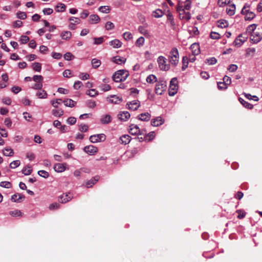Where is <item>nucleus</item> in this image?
Returning a JSON list of instances; mask_svg holds the SVG:
<instances>
[{
	"instance_id": "1",
	"label": "nucleus",
	"mask_w": 262,
	"mask_h": 262,
	"mask_svg": "<svg viewBox=\"0 0 262 262\" xmlns=\"http://www.w3.org/2000/svg\"><path fill=\"white\" fill-rule=\"evenodd\" d=\"M128 76L127 71L120 70L117 71L113 76V80L116 82H120L126 79Z\"/></svg>"
},
{
	"instance_id": "31",
	"label": "nucleus",
	"mask_w": 262,
	"mask_h": 262,
	"mask_svg": "<svg viewBox=\"0 0 262 262\" xmlns=\"http://www.w3.org/2000/svg\"><path fill=\"white\" fill-rule=\"evenodd\" d=\"M25 196L21 194H14L11 196V200L14 202H20L21 199Z\"/></svg>"
},
{
	"instance_id": "5",
	"label": "nucleus",
	"mask_w": 262,
	"mask_h": 262,
	"mask_svg": "<svg viewBox=\"0 0 262 262\" xmlns=\"http://www.w3.org/2000/svg\"><path fill=\"white\" fill-rule=\"evenodd\" d=\"M105 139L106 136L104 134L93 135L90 137V141L93 143L103 142Z\"/></svg>"
},
{
	"instance_id": "16",
	"label": "nucleus",
	"mask_w": 262,
	"mask_h": 262,
	"mask_svg": "<svg viewBox=\"0 0 262 262\" xmlns=\"http://www.w3.org/2000/svg\"><path fill=\"white\" fill-rule=\"evenodd\" d=\"M67 164L65 163H56L54 166V169L55 171L57 172H63L66 169V166Z\"/></svg>"
},
{
	"instance_id": "4",
	"label": "nucleus",
	"mask_w": 262,
	"mask_h": 262,
	"mask_svg": "<svg viewBox=\"0 0 262 262\" xmlns=\"http://www.w3.org/2000/svg\"><path fill=\"white\" fill-rule=\"evenodd\" d=\"M167 88L166 82L164 81H160L157 82L155 86V92L158 95H162Z\"/></svg>"
},
{
	"instance_id": "14",
	"label": "nucleus",
	"mask_w": 262,
	"mask_h": 262,
	"mask_svg": "<svg viewBox=\"0 0 262 262\" xmlns=\"http://www.w3.org/2000/svg\"><path fill=\"white\" fill-rule=\"evenodd\" d=\"M262 39V34L258 32H253L251 34L250 40L253 43L259 42Z\"/></svg>"
},
{
	"instance_id": "18",
	"label": "nucleus",
	"mask_w": 262,
	"mask_h": 262,
	"mask_svg": "<svg viewBox=\"0 0 262 262\" xmlns=\"http://www.w3.org/2000/svg\"><path fill=\"white\" fill-rule=\"evenodd\" d=\"M130 116V114L127 111L121 112L118 115L119 119L123 121H127Z\"/></svg>"
},
{
	"instance_id": "10",
	"label": "nucleus",
	"mask_w": 262,
	"mask_h": 262,
	"mask_svg": "<svg viewBox=\"0 0 262 262\" xmlns=\"http://www.w3.org/2000/svg\"><path fill=\"white\" fill-rule=\"evenodd\" d=\"M165 122V120L161 116H158L151 120V125L155 127L159 126L162 125Z\"/></svg>"
},
{
	"instance_id": "60",
	"label": "nucleus",
	"mask_w": 262,
	"mask_h": 262,
	"mask_svg": "<svg viewBox=\"0 0 262 262\" xmlns=\"http://www.w3.org/2000/svg\"><path fill=\"white\" fill-rule=\"evenodd\" d=\"M32 79L35 81L36 82H41L42 83V81H43V77L41 75H34L33 78H32Z\"/></svg>"
},
{
	"instance_id": "50",
	"label": "nucleus",
	"mask_w": 262,
	"mask_h": 262,
	"mask_svg": "<svg viewBox=\"0 0 262 262\" xmlns=\"http://www.w3.org/2000/svg\"><path fill=\"white\" fill-rule=\"evenodd\" d=\"M123 37L125 40H130L133 38L132 34L129 32H124L123 34Z\"/></svg>"
},
{
	"instance_id": "51",
	"label": "nucleus",
	"mask_w": 262,
	"mask_h": 262,
	"mask_svg": "<svg viewBox=\"0 0 262 262\" xmlns=\"http://www.w3.org/2000/svg\"><path fill=\"white\" fill-rule=\"evenodd\" d=\"M86 94L91 97H95L98 95V91L95 89H91L88 91Z\"/></svg>"
},
{
	"instance_id": "59",
	"label": "nucleus",
	"mask_w": 262,
	"mask_h": 262,
	"mask_svg": "<svg viewBox=\"0 0 262 262\" xmlns=\"http://www.w3.org/2000/svg\"><path fill=\"white\" fill-rule=\"evenodd\" d=\"M64 58L67 60H71L74 58V56L70 52H67L64 55Z\"/></svg>"
},
{
	"instance_id": "11",
	"label": "nucleus",
	"mask_w": 262,
	"mask_h": 262,
	"mask_svg": "<svg viewBox=\"0 0 262 262\" xmlns=\"http://www.w3.org/2000/svg\"><path fill=\"white\" fill-rule=\"evenodd\" d=\"M83 150L90 155H94L98 152V148L94 145L86 146L83 148Z\"/></svg>"
},
{
	"instance_id": "48",
	"label": "nucleus",
	"mask_w": 262,
	"mask_h": 262,
	"mask_svg": "<svg viewBox=\"0 0 262 262\" xmlns=\"http://www.w3.org/2000/svg\"><path fill=\"white\" fill-rule=\"evenodd\" d=\"M52 114L56 117H60L63 115V111L61 109L59 110H53Z\"/></svg>"
},
{
	"instance_id": "8",
	"label": "nucleus",
	"mask_w": 262,
	"mask_h": 262,
	"mask_svg": "<svg viewBox=\"0 0 262 262\" xmlns=\"http://www.w3.org/2000/svg\"><path fill=\"white\" fill-rule=\"evenodd\" d=\"M70 24L68 26L69 29L72 30L76 29V25L80 23V19L78 17H70L69 19Z\"/></svg>"
},
{
	"instance_id": "39",
	"label": "nucleus",
	"mask_w": 262,
	"mask_h": 262,
	"mask_svg": "<svg viewBox=\"0 0 262 262\" xmlns=\"http://www.w3.org/2000/svg\"><path fill=\"white\" fill-rule=\"evenodd\" d=\"M164 14L163 12L160 9H157L153 12L152 15L156 18L161 17Z\"/></svg>"
},
{
	"instance_id": "53",
	"label": "nucleus",
	"mask_w": 262,
	"mask_h": 262,
	"mask_svg": "<svg viewBox=\"0 0 262 262\" xmlns=\"http://www.w3.org/2000/svg\"><path fill=\"white\" fill-rule=\"evenodd\" d=\"M17 17L21 19H25L27 18V14L25 12L22 11H18L16 13Z\"/></svg>"
},
{
	"instance_id": "9",
	"label": "nucleus",
	"mask_w": 262,
	"mask_h": 262,
	"mask_svg": "<svg viewBox=\"0 0 262 262\" xmlns=\"http://www.w3.org/2000/svg\"><path fill=\"white\" fill-rule=\"evenodd\" d=\"M129 132L133 135H141V130L137 125L131 124L129 126Z\"/></svg>"
},
{
	"instance_id": "43",
	"label": "nucleus",
	"mask_w": 262,
	"mask_h": 262,
	"mask_svg": "<svg viewBox=\"0 0 262 262\" xmlns=\"http://www.w3.org/2000/svg\"><path fill=\"white\" fill-rule=\"evenodd\" d=\"M145 42V39L143 37H140L138 38V39L136 40L135 42V45L137 47H141L142 46Z\"/></svg>"
},
{
	"instance_id": "52",
	"label": "nucleus",
	"mask_w": 262,
	"mask_h": 262,
	"mask_svg": "<svg viewBox=\"0 0 262 262\" xmlns=\"http://www.w3.org/2000/svg\"><path fill=\"white\" fill-rule=\"evenodd\" d=\"M20 164V162L19 160L13 161L10 164V167L11 168L14 169L18 167Z\"/></svg>"
},
{
	"instance_id": "17",
	"label": "nucleus",
	"mask_w": 262,
	"mask_h": 262,
	"mask_svg": "<svg viewBox=\"0 0 262 262\" xmlns=\"http://www.w3.org/2000/svg\"><path fill=\"white\" fill-rule=\"evenodd\" d=\"M107 100L111 103L118 104L122 101V99L118 96L112 95L110 97H107Z\"/></svg>"
},
{
	"instance_id": "61",
	"label": "nucleus",
	"mask_w": 262,
	"mask_h": 262,
	"mask_svg": "<svg viewBox=\"0 0 262 262\" xmlns=\"http://www.w3.org/2000/svg\"><path fill=\"white\" fill-rule=\"evenodd\" d=\"M0 186L6 188H9L11 187V184L9 182L4 181L1 182Z\"/></svg>"
},
{
	"instance_id": "40",
	"label": "nucleus",
	"mask_w": 262,
	"mask_h": 262,
	"mask_svg": "<svg viewBox=\"0 0 262 262\" xmlns=\"http://www.w3.org/2000/svg\"><path fill=\"white\" fill-rule=\"evenodd\" d=\"M157 81V77L153 74L149 75L146 78V81L149 83H154Z\"/></svg>"
},
{
	"instance_id": "49",
	"label": "nucleus",
	"mask_w": 262,
	"mask_h": 262,
	"mask_svg": "<svg viewBox=\"0 0 262 262\" xmlns=\"http://www.w3.org/2000/svg\"><path fill=\"white\" fill-rule=\"evenodd\" d=\"M92 64L94 68H98L101 64L100 60L94 58L92 60Z\"/></svg>"
},
{
	"instance_id": "24",
	"label": "nucleus",
	"mask_w": 262,
	"mask_h": 262,
	"mask_svg": "<svg viewBox=\"0 0 262 262\" xmlns=\"http://www.w3.org/2000/svg\"><path fill=\"white\" fill-rule=\"evenodd\" d=\"M99 180V177L96 176L93 179L87 181L85 183V186L87 188L91 187L93 185H94Z\"/></svg>"
},
{
	"instance_id": "6",
	"label": "nucleus",
	"mask_w": 262,
	"mask_h": 262,
	"mask_svg": "<svg viewBox=\"0 0 262 262\" xmlns=\"http://www.w3.org/2000/svg\"><path fill=\"white\" fill-rule=\"evenodd\" d=\"M247 7H248V6H247L246 5L244 6L241 11V13L245 15V20H251L255 17V14L253 12L250 11L249 10H247Z\"/></svg>"
},
{
	"instance_id": "38",
	"label": "nucleus",
	"mask_w": 262,
	"mask_h": 262,
	"mask_svg": "<svg viewBox=\"0 0 262 262\" xmlns=\"http://www.w3.org/2000/svg\"><path fill=\"white\" fill-rule=\"evenodd\" d=\"M246 56H253L255 53V49L254 48H249L246 50Z\"/></svg>"
},
{
	"instance_id": "34",
	"label": "nucleus",
	"mask_w": 262,
	"mask_h": 262,
	"mask_svg": "<svg viewBox=\"0 0 262 262\" xmlns=\"http://www.w3.org/2000/svg\"><path fill=\"white\" fill-rule=\"evenodd\" d=\"M21 171L25 175L28 176L31 173L32 169L31 166L27 165L22 169Z\"/></svg>"
},
{
	"instance_id": "7",
	"label": "nucleus",
	"mask_w": 262,
	"mask_h": 262,
	"mask_svg": "<svg viewBox=\"0 0 262 262\" xmlns=\"http://www.w3.org/2000/svg\"><path fill=\"white\" fill-rule=\"evenodd\" d=\"M166 58L162 56H159L158 58L159 67L161 70L167 71L169 69V65L166 63Z\"/></svg>"
},
{
	"instance_id": "12",
	"label": "nucleus",
	"mask_w": 262,
	"mask_h": 262,
	"mask_svg": "<svg viewBox=\"0 0 262 262\" xmlns=\"http://www.w3.org/2000/svg\"><path fill=\"white\" fill-rule=\"evenodd\" d=\"M127 108L132 111H136L140 106V102L138 100H133L127 103Z\"/></svg>"
},
{
	"instance_id": "30",
	"label": "nucleus",
	"mask_w": 262,
	"mask_h": 262,
	"mask_svg": "<svg viewBox=\"0 0 262 262\" xmlns=\"http://www.w3.org/2000/svg\"><path fill=\"white\" fill-rule=\"evenodd\" d=\"M111 121V117L109 115L102 116L100 119V122L102 124H108Z\"/></svg>"
},
{
	"instance_id": "56",
	"label": "nucleus",
	"mask_w": 262,
	"mask_h": 262,
	"mask_svg": "<svg viewBox=\"0 0 262 262\" xmlns=\"http://www.w3.org/2000/svg\"><path fill=\"white\" fill-rule=\"evenodd\" d=\"M60 205L57 203L51 204L49 206V209L51 210H55L59 208Z\"/></svg>"
},
{
	"instance_id": "57",
	"label": "nucleus",
	"mask_w": 262,
	"mask_h": 262,
	"mask_svg": "<svg viewBox=\"0 0 262 262\" xmlns=\"http://www.w3.org/2000/svg\"><path fill=\"white\" fill-rule=\"evenodd\" d=\"M115 27L114 24L111 21H107L106 23L105 28L107 30H111Z\"/></svg>"
},
{
	"instance_id": "22",
	"label": "nucleus",
	"mask_w": 262,
	"mask_h": 262,
	"mask_svg": "<svg viewBox=\"0 0 262 262\" xmlns=\"http://www.w3.org/2000/svg\"><path fill=\"white\" fill-rule=\"evenodd\" d=\"M126 60V59L125 58L121 57L119 56H116L112 58V61L118 64L125 63Z\"/></svg>"
},
{
	"instance_id": "26",
	"label": "nucleus",
	"mask_w": 262,
	"mask_h": 262,
	"mask_svg": "<svg viewBox=\"0 0 262 262\" xmlns=\"http://www.w3.org/2000/svg\"><path fill=\"white\" fill-rule=\"evenodd\" d=\"M110 45L114 48H119L122 46V43L119 40L115 39L111 41Z\"/></svg>"
},
{
	"instance_id": "64",
	"label": "nucleus",
	"mask_w": 262,
	"mask_h": 262,
	"mask_svg": "<svg viewBox=\"0 0 262 262\" xmlns=\"http://www.w3.org/2000/svg\"><path fill=\"white\" fill-rule=\"evenodd\" d=\"M217 86L219 89L221 90H226L228 87V86L225 83H224V82H217Z\"/></svg>"
},
{
	"instance_id": "46",
	"label": "nucleus",
	"mask_w": 262,
	"mask_h": 262,
	"mask_svg": "<svg viewBox=\"0 0 262 262\" xmlns=\"http://www.w3.org/2000/svg\"><path fill=\"white\" fill-rule=\"evenodd\" d=\"M63 76L66 78H70L73 76V74L71 70L67 69L64 70L62 73Z\"/></svg>"
},
{
	"instance_id": "41",
	"label": "nucleus",
	"mask_w": 262,
	"mask_h": 262,
	"mask_svg": "<svg viewBox=\"0 0 262 262\" xmlns=\"http://www.w3.org/2000/svg\"><path fill=\"white\" fill-rule=\"evenodd\" d=\"M63 101L61 99H56L55 100H52L51 101V103L52 105L53 106V107L55 108H57L59 104H60L61 103L63 102Z\"/></svg>"
},
{
	"instance_id": "19",
	"label": "nucleus",
	"mask_w": 262,
	"mask_h": 262,
	"mask_svg": "<svg viewBox=\"0 0 262 262\" xmlns=\"http://www.w3.org/2000/svg\"><path fill=\"white\" fill-rule=\"evenodd\" d=\"M190 49L193 55H198L200 52V46L196 43L192 44L190 46Z\"/></svg>"
},
{
	"instance_id": "25",
	"label": "nucleus",
	"mask_w": 262,
	"mask_h": 262,
	"mask_svg": "<svg viewBox=\"0 0 262 262\" xmlns=\"http://www.w3.org/2000/svg\"><path fill=\"white\" fill-rule=\"evenodd\" d=\"M72 36V33L69 31H64L60 33V37L62 39L69 40Z\"/></svg>"
},
{
	"instance_id": "54",
	"label": "nucleus",
	"mask_w": 262,
	"mask_h": 262,
	"mask_svg": "<svg viewBox=\"0 0 262 262\" xmlns=\"http://www.w3.org/2000/svg\"><path fill=\"white\" fill-rule=\"evenodd\" d=\"M138 31L145 36L148 35V31L143 26H139Z\"/></svg>"
},
{
	"instance_id": "33",
	"label": "nucleus",
	"mask_w": 262,
	"mask_h": 262,
	"mask_svg": "<svg viewBox=\"0 0 262 262\" xmlns=\"http://www.w3.org/2000/svg\"><path fill=\"white\" fill-rule=\"evenodd\" d=\"M3 154L6 156L11 157L13 155L14 152L12 148L6 147L3 149Z\"/></svg>"
},
{
	"instance_id": "47",
	"label": "nucleus",
	"mask_w": 262,
	"mask_h": 262,
	"mask_svg": "<svg viewBox=\"0 0 262 262\" xmlns=\"http://www.w3.org/2000/svg\"><path fill=\"white\" fill-rule=\"evenodd\" d=\"M217 62V59L215 57H211L208 59H207L205 60V63H207L209 65H213L215 64Z\"/></svg>"
},
{
	"instance_id": "3",
	"label": "nucleus",
	"mask_w": 262,
	"mask_h": 262,
	"mask_svg": "<svg viewBox=\"0 0 262 262\" xmlns=\"http://www.w3.org/2000/svg\"><path fill=\"white\" fill-rule=\"evenodd\" d=\"M178 81L176 78H173L169 84V88L168 90V93L170 96H174L178 91Z\"/></svg>"
},
{
	"instance_id": "62",
	"label": "nucleus",
	"mask_w": 262,
	"mask_h": 262,
	"mask_svg": "<svg viewBox=\"0 0 262 262\" xmlns=\"http://www.w3.org/2000/svg\"><path fill=\"white\" fill-rule=\"evenodd\" d=\"M29 37H28L27 36H26V35H22L20 37V38L19 39V41L22 44H25V43H27L29 41Z\"/></svg>"
},
{
	"instance_id": "37",
	"label": "nucleus",
	"mask_w": 262,
	"mask_h": 262,
	"mask_svg": "<svg viewBox=\"0 0 262 262\" xmlns=\"http://www.w3.org/2000/svg\"><path fill=\"white\" fill-rule=\"evenodd\" d=\"M99 11L103 13H108L111 11V8L108 6H100L99 8Z\"/></svg>"
},
{
	"instance_id": "23",
	"label": "nucleus",
	"mask_w": 262,
	"mask_h": 262,
	"mask_svg": "<svg viewBox=\"0 0 262 262\" xmlns=\"http://www.w3.org/2000/svg\"><path fill=\"white\" fill-rule=\"evenodd\" d=\"M131 140V137L128 135H124L120 137V141L121 144L126 145L128 144Z\"/></svg>"
},
{
	"instance_id": "20",
	"label": "nucleus",
	"mask_w": 262,
	"mask_h": 262,
	"mask_svg": "<svg viewBox=\"0 0 262 262\" xmlns=\"http://www.w3.org/2000/svg\"><path fill=\"white\" fill-rule=\"evenodd\" d=\"M151 118V115L149 113H145L139 114L137 116V119L143 121H148Z\"/></svg>"
},
{
	"instance_id": "44",
	"label": "nucleus",
	"mask_w": 262,
	"mask_h": 262,
	"mask_svg": "<svg viewBox=\"0 0 262 262\" xmlns=\"http://www.w3.org/2000/svg\"><path fill=\"white\" fill-rule=\"evenodd\" d=\"M256 27L257 25L256 24H252L247 27L246 31L248 33L251 34L254 32V31L256 29Z\"/></svg>"
},
{
	"instance_id": "15",
	"label": "nucleus",
	"mask_w": 262,
	"mask_h": 262,
	"mask_svg": "<svg viewBox=\"0 0 262 262\" xmlns=\"http://www.w3.org/2000/svg\"><path fill=\"white\" fill-rule=\"evenodd\" d=\"M247 37H243V34H239L234 40L233 45L236 47H241L246 41Z\"/></svg>"
},
{
	"instance_id": "2",
	"label": "nucleus",
	"mask_w": 262,
	"mask_h": 262,
	"mask_svg": "<svg viewBox=\"0 0 262 262\" xmlns=\"http://www.w3.org/2000/svg\"><path fill=\"white\" fill-rule=\"evenodd\" d=\"M169 57L170 62L174 66L177 65L179 61V53L178 50L176 48L172 49L170 52Z\"/></svg>"
},
{
	"instance_id": "55",
	"label": "nucleus",
	"mask_w": 262,
	"mask_h": 262,
	"mask_svg": "<svg viewBox=\"0 0 262 262\" xmlns=\"http://www.w3.org/2000/svg\"><path fill=\"white\" fill-rule=\"evenodd\" d=\"M155 137V133L154 132H149L145 137V140L150 141Z\"/></svg>"
},
{
	"instance_id": "13",
	"label": "nucleus",
	"mask_w": 262,
	"mask_h": 262,
	"mask_svg": "<svg viewBox=\"0 0 262 262\" xmlns=\"http://www.w3.org/2000/svg\"><path fill=\"white\" fill-rule=\"evenodd\" d=\"M73 198V195L70 193H64L59 196V201L61 203H66Z\"/></svg>"
},
{
	"instance_id": "21",
	"label": "nucleus",
	"mask_w": 262,
	"mask_h": 262,
	"mask_svg": "<svg viewBox=\"0 0 262 262\" xmlns=\"http://www.w3.org/2000/svg\"><path fill=\"white\" fill-rule=\"evenodd\" d=\"M226 11L228 15L230 16L233 15L235 12V5L233 4L228 5L226 7Z\"/></svg>"
},
{
	"instance_id": "27",
	"label": "nucleus",
	"mask_w": 262,
	"mask_h": 262,
	"mask_svg": "<svg viewBox=\"0 0 262 262\" xmlns=\"http://www.w3.org/2000/svg\"><path fill=\"white\" fill-rule=\"evenodd\" d=\"M238 100L240 102V103L246 108L248 109L251 110L253 107V105L250 103H249L248 102H247L245 100H244L243 98L239 97L238 98Z\"/></svg>"
},
{
	"instance_id": "35",
	"label": "nucleus",
	"mask_w": 262,
	"mask_h": 262,
	"mask_svg": "<svg viewBox=\"0 0 262 262\" xmlns=\"http://www.w3.org/2000/svg\"><path fill=\"white\" fill-rule=\"evenodd\" d=\"M32 68L35 71L40 72L41 70V64L39 62H34L32 64Z\"/></svg>"
},
{
	"instance_id": "63",
	"label": "nucleus",
	"mask_w": 262,
	"mask_h": 262,
	"mask_svg": "<svg viewBox=\"0 0 262 262\" xmlns=\"http://www.w3.org/2000/svg\"><path fill=\"white\" fill-rule=\"evenodd\" d=\"M236 212L238 213L237 218L239 219H242L245 217L246 213L241 210H237Z\"/></svg>"
},
{
	"instance_id": "29",
	"label": "nucleus",
	"mask_w": 262,
	"mask_h": 262,
	"mask_svg": "<svg viewBox=\"0 0 262 262\" xmlns=\"http://www.w3.org/2000/svg\"><path fill=\"white\" fill-rule=\"evenodd\" d=\"M39 99H46L48 97L47 93L42 89L39 90L36 94Z\"/></svg>"
},
{
	"instance_id": "32",
	"label": "nucleus",
	"mask_w": 262,
	"mask_h": 262,
	"mask_svg": "<svg viewBox=\"0 0 262 262\" xmlns=\"http://www.w3.org/2000/svg\"><path fill=\"white\" fill-rule=\"evenodd\" d=\"M63 102L66 106L70 107H73L75 106L76 104V102L74 101L71 99H67L66 100H64Z\"/></svg>"
},
{
	"instance_id": "45",
	"label": "nucleus",
	"mask_w": 262,
	"mask_h": 262,
	"mask_svg": "<svg viewBox=\"0 0 262 262\" xmlns=\"http://www.w3.org/2000/svg\"><path fill=\"white\" fill-rule=\"evenodd\" d=\"M228 25V22L225 20H220L217 21V26L222 28H225Z\"/></svg>"
},
{
	"instance_id": "58",
	"label": "nucleus",
	"mask_w": 262,
	"mask_h": 262,
	"mask_svg": "<svg viewBox=\"0 0 262 262\" xmlns=\"http://www.w3.org/2000/svg\"><path fill=\"white\" fill-rule=\"evenodd\" d=\"M38 174L45 178H47L49 176V174L48 172L43 170H40L38 171Z\"/></svg>"
},
{
	"instance_id": "42",
	"label": "nucleus",
	"mask_w": 262,
	"mask_h": 262,
	"mask_svg": "<svg viewBox=\"0 0 262 262\" xmlns=\"http://www.w3.org/2000/svg\"><path fill=\"white\" fill-rule=\"evenodd\" d=\"M66 10V6L64 4H59L56 7V11L58 12H61L64 11Z\"/></svg>"
},
{
	"instance_id": "36",
	"label": "nucleus",
	"mask_w": 262,
	"mask_h": 262,
	"mask_svg": "<svg viewBox=\"0 0 262 262\" xmlns=\"http://www.w3.org/2000/svg\"><path fill=\"white\" fill-rule=\"evenodd\" d=\"M9 214L14 217H18L23 216V213L20 210L16 209L14 210L10 211L9 212Z\"/></svg>"
},
{
	"instance_id": "28",
	"label": "nucleus",
	"mask_w": 262,
	"mask_h": 262,
	"mask_svg": "<svg viewBox=\"0 0 262 262\" xmlns=\"http://www.w3.org/2000/svg\"><path fill=\"white\" fill-rule=\"evenodd\" d=\"M90 22L91 24H97L100 20V18L97 14H92L89 17Z\"/></svg>"
}]
</instances>
